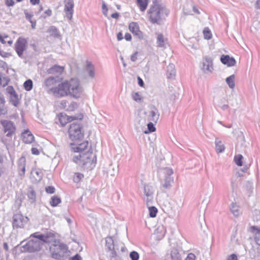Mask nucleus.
I'll return each mask as SVG.
<instances>
[{
	"label": "nucleus",
	"mask_w": 260,
	"mask_h": 260,
	"mask_svg": "<svg viewBox=\"0 0 260 260\" xmlns=\"http://www.w3.org/2000/svg\"><path fill=\"white\" fill-rule=\"evenodd\" d=\"M44 13L45 15H42L41 16V17L43 18H46L47 17H50L52 15V10L50 9H48V10H46L45 12H44Z\"/></svg>",
	"instance_id": "nucleus-49"
},
{
	"label": "nucleus",
	"mask_w": 260,
	"mask_h": 260,
	"mask_svg": "<svg viewBox=\"0 0 260 260\" xmlns=\"http://www.w3.org/2000/svg\"><path fill=\"white\" fill-rule=\"evenodd\" d=\"M29 22L31 23V26L32 29H35L36 28V20H32Z\"/></svg>",
	"instance_id": "nucleus-62"
},
{
	"label": "nucleus",
	"mask_w": 260,
	"mask_h": 260,
	"mask_svg": "<svg viewBox=\"0 0 260 260\" xmlns=\"http://www.w3.org/2000/svg\"><path fill=\"white\" fill-rule=\"evenodd\" d=\"M28 218L21 214H15L13 217V226L14 228H23L28 221Z\"/></svg>",
	"instance_id": "nucleus-10"
},
{
	"label": "nucleus",
	"mask_w": 260,
	"mask_h": 260,
	"mask_svg": "<svg viewBox=\"0 0 260 260\" xmlns=\"http://www.w3.org/2000/svg\"><path fill=\"white\" fill-rule=\"evenodd\" d=\"M68 133L69 138L72 141L81 140L84 135L82 124L78 121L73 122L70 125Z\"/></svg>",
	"instance_id": "nucleus-4"
},
{
	"label": "nucleus",
	"mask_w": 260,
	"mask_h": 260,
	"mask_svg": "<svg viewBox=\"0 0 260 260\" xmlns=\"http://www.w3.org/2000/svg\"><path fill=\"white\" fill-rule=\"evenodd\" d=\"M149 210V216L152 218L155 217L158 212L157 209L155 206H147Z\"/></svg>",
	"instance_id": "nucleus-38"
},
{
	"label": "nucleus",
	"mask_w": 260,
	"mask_h": 260,
	"mask_svg": "<svg viewBox=\"0 0 260 260\" xmlns=\"http://www.w3.org/2000/svg\"><path fill=\"white\" fill-rule=\"evenodd\" d=\"M24 13L26 19L28 20L29 21H30L32 19H31L33 17V14L29 13L27 10H24Z\"/></svg>",
	"instance_id": "nucleus-50"
},
{
	"label": "nucleus",
	"mask_w": 260,
	"mask_h": 260,
	"mask_svg": "<svg viewBox=\"0 0 260 260\" xmlns=\"http://www.w3.org/2000/svg\"><path fill=\"white\" fill-rule=\"evenodd\" d=\"M149 0H137V4L141 11L144 12L147 9Z\"/></svg>",
	"instance_id": "nucleus-31"
},
{
	"label": "nucleus",
	"mask_w": 260,
	"mask_h": 260,
	"mask_svg": "<svg viewBox=\"0 0 260 260\" xmlns=\"http://www.w3.org/2000/svg\"><path fill=\"white\" fill-rule=\"evenodd\" d=\"M5 103L4 98L0 95V115H5L7 112V109L5 106Z\"/></svg>",
	"instance_id": "nucleus-33"
},
{
	"label": "nucleus",
	"mask_w": 260,
	"mask_h": 260,
	"mask_svg": "<svg viewBox=\"0 0 260 260\" xmlns=\"http://www.w3.org/2000/svg\"><path fill=\"white\" fill-rule=\"evenodd\" d=\"M156 128L154 126V124L152 122H150L147 124V130L145 131V134H148L149 133H152L155 131Z\"/></svg>",
	"instance_id": "nucleus-42"
},
{
	"label": "nucleus",
	"mask_w": 260,
	"mask_h": 260,
	"mask_svg": "<svg viewBox=\"0 0 260 260\" xmlns=\"http://www.w3.org/2000/svg\"><path fill=\"white\" fill-rule=\"evenodd\" d=\"M119 16V14L118 12L114 13L112 14V15H111V17L113 18H114V19L118 18Z\"/></svg>",
	"instance_id": "nucleus-64"
},
{
	"label": "nucleus",
	"mask_w": 260,
	"mask_h": 260,
	"mask_svg": "<svg viewBox=\"0 0 260 260\" xmlns=\"http://www.w3.org/2000/svg\"><path fill=\"white\" fill-rule=\"evenodd\" d=\"M132 97L133 100L137 102H141L142 100L141 95L138 92L133 93L132 94Z\"/></svg>",
	"instance_id": "nucleus-47"
},
{
	"label": "nucleus",
	"mask_w": 260,
	"mask_h": 260,
	"mask_svg": "<svg viewBox=\"0 0 260 260\" xmlns=\"http://www.w3.org/2000/svg\"><path fill=\"white\" fill-rule=\"evenodd\" d=\"M159 113L158 110L154 107L153 110H151L148 116V119L149 121L156 123L159 118Z\"/></svg>",
	"instance_id": "nucleus-24"
},
{
	"label": "nucleus",
	"mask_w": 260,
	"mask_h": 260,
	"mask_svg": "<svg viewBox=\"0 0 260 260\" xmlns=\"http://www.w3.org/2000/svg\"><path fill=\"white\" fill-rule=\"evenodd\" d=\"M57 82L56 78L53 77L47 78L45 80L44 85L46 87H49L52 85H54Z\"/></svg>",
	"instance_id": "nucleus-32"
},
{
	"label": "nucleus",
	"mask_w": 260,
	"mask_h": 260,
	"mask_svg": "<svg viewBox=\"0 0 260 260\" xmlns=\"http://www.w3.org/2000/svg\"><path fill=\"white\" fill-rule=\"evenodd\" d=\"M41 248V242L34 238L29 240L20 247L22 252H34L39 251Z\"/></svg>",
	"instance_id": "nucleus-5"
},
{
	"label": "nucleus",
	"mask_w": 260,
	"mask_h": 260,
	"mask_svg": "<svg viewBox=\"0 0 260 260\" xmlns=\"http://www.w3.org/2000/svg\"><path fill=\"white\" fill-rule=\"evenodd\" d=\"M172 260H182L181 254L177 249H174L171 251Z\"/></svg>",
	"instance_id": "nucleus-39"
},
{
	"label": "nucleus",
	"mask_w": 260,
	"mask_h": 260,
	"mask_svg": "<svg viewBox=\"0 0 260 260\" xmlns=\"http://www.w3.org/2000/svg\"><path fill=\"white\" fill-rule=\"evenodd\" d=\"M144 200L147 206L151 205L154 200V189L150 184H145L143 188Z\"/></svg>",
	"instance_id": "nucleus-6"
},
{
	"label": "nucleus",
	"mask_w": 260,
	"mask_h": 260,
	"mask_svg": "<svg viewBox=\"0 0 260 260\" xmlns=\"http://www.w3.org/2000/svg\"><path fill=\"white\" fill-rule=\"evenodd\" d=\"M176 76V70L173 63H170L167 67V77L168 79H174Z\"/></svg>",
	"instance_id": "nucleus-23"
},
{
	"label": "nucleus",
	"mask_w": 260,
	"mask_h": 260,
	"mask_svg": "<svg viewBox=\"0 0 260 260\" xmlns=\"http://www.w3.org/2000/svg\"><path fill=\"white\" fill-rule=\"evenodd\" d=\"M1 123L3 127L4 131L8 137H11L15 133L16 127L14 123L10 120H2Z\"/></svg>",
	"instance_id": "nucleus-11"
},
{
	"label": "nucleus",
	"mask_w": 260,
	"mask_h": 260,
	"mask_svg": "<svg viewBox=\"0 0 260 260\" xmlns=\"http://www.w3.org/2000/svg\"><path fill=\"white\" fill-rule=\"evenodd\" d=\"M169 12L168 9L159 5L156 0L153 1L152 5L148 11L150 21L153 24H159L162 17L164 15L168 16Z\"/></svg>",
	"instance_id": "nucleus-3"
},
{
	"label": "nucleus",
	"mask_w": 260,
	"mask_h": 260,
	"mask_svg": "<svg viewBox=\"0 0 260 260\" xmlns=\"http://www.w3.org/2000/svg\"><path fill=\"white\" fill-rule=\"evenodd\" d=\"M105 246L106 249L110 251V256L112 258L117 256V252L114 248V240L112 237L109 236L105 238Z\"/></svg>",
	"instance_id": "nucleus-14"
},
{
	"label": "nucleus",
	"mask_w": 260,
	"mask_h": 260,
	"mask_svg": "<svg viewBox=\"0 0 260 260\" xmlns=\"http://www.w3.org/2000/svg\"><path fill=\"white\" fill-rule=\"evenodd\" d=\"M130 31L139 39H143V34L140 30L139 26L137 22H131L128 26Z\"/></svg>",
	"instance_id": "nucleus-15"
},
{
	"label": "nucleus",
	"mask_w": 260,
	"mask_h": 260,
	"mask_svg": "<svg viewBox=\"0 0 260 260\" xmlns=\"http://www.w3.org/2000/svg\"><path fill=\"white\" fill-rule=\"evenodd\" d=\"M230 210L233 215L235 217L238 216L241 214L240 208L236 203H232L231 204Z\"/></svg>",
	"instance_id": "nucleus-28"
},
{
	"label": "nucleus",
	"mask_w": 260,
	"mask_h": 260,
	"mask_svg": "<svg viewBox=\"0 0 260 260\" xmlns=\"http://www.w3.org/2000/svg\"><path fill=\"white\" fill-rule=\"evenodd\" d=\"M14 49L18 56L22 58L24 51L26 49L27 41L25 38L19 37L15 43Z\"/></svg>",
	"instance_id": "nucleus-8"
},
{
	"label": "nucleus",
	"mask_w": 260,
	"mask_h": 260,
	"mask_svg": "<svg viewBox=\"0 0 260 260\" xmlns=\"http://www.w3.org/2000/svg\"><path fill=\"white\" fill-rule=\"evenodd\" d=\"M30 237L39 240L42 245L43 243H49L53 242L55 239V235L51 232H47L45 234L35 233L31 234Z\"/></svg>",
	"instance_id": "nucleus-7"
},
{
	"label": "nucleus",
	"mask_w": 260,
	"mask_h": 260,
	"mask_svg": "<svg viewBox=\"0 0 260 260\" xmlns=\"http://www.w3.org/2000/svg\"><path fill=\"white\" fill-rule=\"evenodd\" d=\"M117 38L118 41H121L123 39V35L121 32H119L117 35Z\"/></svg>",
	"instance_id": "nucleus-61"
},
{
	"label": "nucleus",
	"mask_w": 260,
	"mask_h": 260,
	"mask_svg": "<svg viewBox=\"0 0 260 260\" xmlns=\"http://www.w3.org/2000/svg\"><path fill=\"white\" fill-rule=\"evenodd\" d=\"M215 144L216 151L217 153H222L224 151L225 147L224 144L217 138L215 139Z\"/></svg>",
	"instance_id": "nucleus-30"
},
{
	"label": "nucleus",
	"mask_w": 260,
	"mask_h": 260,
	"mask_svg": "<svg viewBox=\"0 0 260 260\" xmlns=\"http://www.w3.org/2000/svg\"><path fill=\"white\" fill-rule=\"evenodd\" d=\"M204 59L205 61L203 62V70L205 73H211L213 70L212 58L208 56H206Z\"/></svg>",
	"instance_id": "nucleus-17"
},
{
	"label": "nucleus",
	"mask_w": 260,
	"mask_h": 260,
	"mask_svg": "<svg viewBox=\"0 0 260 260\" xmlns=\"http://www.w3.org/2000/svg\"><path fill=\"white\" fill-rule=\"evenodd\" d=\"M22 137V140L25 144H30L34 140V136L28 129L25 131Z\"/></svg>",
	"instance_id": "nucleus-20"
},
{
	"label": "nucleus",
	"mask_w": 260,
	"mask_h": 260,
	"mask_svg": "<svg viewBox=\"0 0 260 260\" xmlns=\"http://www.w3.org/2000/svg\"><path fill=\"white\" fill-rule=\"evenodd\" d=\"M103 13L104 15H107L108 12V8L105 3L102 5Z\"/></svg>",
	"instance_id": "nucleus-54"
},
{
	"label": "nucleus",
	"mask_w": 260,
	"mask_h": 260,
	"mask_svg": "<svg viewBox=\"0 0 260 260\" xmlns=\"http://www.w3.org/2000/svg\"><path fill=\"white\" fill-rule=\"evenodd\" d=\"M203 34L205 39L207 40L210 39L212 36L211 30L208 27H206L204 28L203 30Z\"/></svg>",
	"instance_id": "nucleus-41"
},
{
	"label": "nucleus",
	"mask_w": 260,
	"mask_h": 260,
	"mask_svg": "<svg viewBox=\"0 0 260 260\" xmlns=\"http://www.w3.org/2000/svg\"><path fill=\"white\" fill-rule=\"evenodd\" d=\"M84 175L83 174L80 173H76L75 174V177L74 178V181L75 182H79L80 180L83 178Z\"/></svg>",
	"instance_id": "nucleus-46"
},
{
	"label": "nucleus",
	"mask_w": 260,
	"mask_h": 260,
	"mask_svg": "<svg viewBox=\"0 0 260 260\" xmlns=\"http://www.w3.org/2000/svg\"><path fill=\"white\" fill-rule=\"evenodd\" d=\"M66 245L61 244L59 245L54 244L50 246V251L52 257L55 259H61L63 256L62 250L64 249Z\"/></svg>",
	"instance_id": "nucleus-9"
},
{
	"label": "nucleus",
	"mask_w": 260,
	"mask_h": 260,
	"mask_svg": "<svg viewBox=\"0 0 260 260\" xmlns=\"http://www.w3.org/2000/svg\"><path fill=\"white\" fill-rule=\"evenodd\" d=\"M26 158L24 156L20 157L17 161V168L19 175L21 178H24L25 173Z\"/></svg>",
	"instance_id": "nucleus-16"
},
{
	"label": "nucleus",
	"mask_w": 260,
	"mask_h": 260,
	"mask_svg": "<svg viewBox=\"0 0 260 260\" xmlns=\"http://www.w3.org/2000/svg\"><path fill=\"white\" fill-rule=\"evenodd\" d=\"M78 107V104L75 102H72L69 105L67 110L69 111H73Z\"/></svg>",
	"instance_id": "nucleus-45"
},
{
	"label": "nucleus",
	"mask_w": 260,
	"mask_h": 260,
	"mask_svg": "<svg viewBox=\"0 0 260 260\" xmlns=\"http://www.w3.org/2000/svg\"><path fill=\"white\" fill-rule=\"evenodd\" d=\"M64 70V68L63 67L58 66V65H54L50 68L47 70V73L49 74H61Z\"/></svg>",
	"instance_id": "nucleus-22"
},
{
	"label": "nucleus",
	"mask_w": 260,
	"mask_h": 260,
	"mask_svg": "<svg viewBox=\"0 0 260 260\" xmlns=\"http://www.w3.org/2000/svg\"><path fill=\"white\" fill-rule=\"evenodd\" d=\"M243 158L242 154L236 155L234 157V161L238 166L241 167L243 165Z\"/></svg>",
	"instance_id": "nucleus-40"
},
{
	"label": "nucleus",
	"mask_w": 260,
	"mask_h": 260,
	"mask_svg": "<svg viewBox=\"0 0 260 260\" xmlns=\"http://www.w3.org/2000/svg\"><path fill=\"white\" fill-rule=\"evenodd\" d=\"M86 70L88 72L89 77L93 78L95 76V69L94 65L91 61L86 60Z\"/></svg>",
	"instance_id": "nucleus-25"
},
{
	"label": "nucleus",
	"mask_w": 260,
	"mask_h": 260,
	"mask_svg": "<svg viewBox=\"0 0 260 260\" xmlns=\"http://www.w3.org/2000/svg\"><path fill=\"white\" fill-rule=\"evenodd\" d=\"M83 118L82 114H79L77 116H69L66 114L63 113H60L58 115V120L60 124L63 126L68 122H71L74 120H82Z\"/></svg>",
	"instance_id": "nucleus-12"
},
{
	"label": "nucleus",
	"mask_w": 260,
	"mask_h": 260,
	"mask_svg": "<svg viewBox=\"0 0 260 260\" xmlns=\"http://www.w3.org/2000/svg\"><path fill=\"white\" fill-rule=\"evenodd\" d=\"M228 260H238V257L236 254H232L230 255Z\"/></svg>",
	"instance_id": "nucleus-56"
},
{
	"label": "nucleus",
	"mask_w": 260,
	"mask_h": 260,
	"mask_svg": "<svg viewBox=\"0 0 260 260\" xmlns=\"http://www.w3.org/2000/svg\"><path fill=\"white\" fill-rule=\"evenodd\" d=\"M167 39H165L162 34H158L156 38V44L158 47H164L167 43Z\"/></svg>",
	"instance_id": "nucleus-27"
},
{
	"label": "nucleus",
	"mask_w": 260,
	"mask_h": 260,
	"mask_svg": "<svg viewBox=\"0 0 260 260\" xmlns=\"http://www.w3.org/2000/svg\"><path fill=\"white\" fill-rule=\"evenodd\" d=\"M43 172L39 169H32L30 173V179L34 183L40 181L43 177Z\"/></svg>",
	"instance_id": "nucleus-18"
},
{
	"label": "nucleus",
	"mask_w": 260,
	"mask_h": 260,
	"mask_svg": "<svg viewBox=\"0 0 260 260\" xmlns=\"http://www.w3.org/2000/svg\"><path fill=\"white\" fill-rule=\"evenodd\" d=\"M49 31L51 34V35L55 37H57L59 36V33L58 29L54 26H51L49 27L48 29Z\"/></svg>",
	"instance_id": "nucleus-43"
},
{
	"label": "nucleus",
	"mask_w": 260,
	"mask_h": 260,
	"mask_svg": "<svg viewBox=\"0 0 260 260\" xmlns=\"http://www.w3.org/2000/svg\"><path fill=\"white\" fill-rule=\"evenodd\" d=\"M23 87L26 91H30L33 87L32 81L31 79L26 80L23 83Z\"/></svg>",
	"instance_id": "nucleus-36"
},
{
	"label": "nucleus",
	"mask_w": 260,
	"mask_h": 260,
	"mask_svg": "<svg viewBox=\"0 0 260 260\" xmlns=\"http://www.w3.org/2000/svg\"><path fill=\"white\" fill-rule=\"evenodd\" d=\"M125 39L127 41H130L132 40V36L129 33H126L124 36Z\"/></svg>",
	"instance_id": "nucleus-59"
},
{
	"label": "nucleus",
	"mask_w": 260,
	"mask_h": 260,
	"mask_svg": "<svg viewBox=\"0 0 260 260\" xmlns=\"http://www.w3.org/2000/svg\"><path fill=\"white\" fill-rule=\"evenodd\" d=\"M83 89L77 78H72L66 80L57 86L51 88L48 92L52 93L54 96L60 98L70 95L77 99L81 96Z\"/></svg>",
	"instance_id": "nucleus-2"
},
{
	"label": "nucleus",
	"mask_w": 260,
	"mask_h": 260,
	"mask_svg": "<svg viewBox=\"0 0 260 260\" xmlns=\"http://www.w3.org/2000/svg\"><path fill=\"white\" fill-rule=\"evenodd\" d=\"M10 100L13 105L17 107L19 104V99L18 94L15 93L10 95Z\"/></svg>",
	"instance_id": "nucleus-37"
},
{
	"label": "nucleus",
	"mask_w": 260,
	"mask_h": 260,
	"mask_svg": "<svg viewBox=\"0 0 260 260\" xmlns=\"http://www.w3.org/2000/svg\"><path fill=\"white\" fill-rule=\"evenodd\" d=\"M7 91L10 94V95L16 93L13 87L12 86H8L7 88Z\"/></svg>",
	"instance_id": "nucleus-51"
},
{
	"label": "nucleus",
	"mask_w": 260,
	"mask_h": 260,
	"mask_svg": "<svg viewBox=\"0 0 260 260\" xmlns=\"http://www.w3.org/2000/svg\"><path fill=\"white\" fill-rule=\"evenodd\" d=\"M61 202V200L59 197L56 196H54L51 198L50 201V204L52 207H54L57 206L59 204H60Z\"/></svg>",
	"instance_id": "nucleus-34"
},
{
	"label": "nucleus",
	"mask_w": 260,
	"mask_h": 260,
	"mask_svg": "<svg viewBox=\"0 0 260 260\" xmlns=\"http://www.w3.org/2000/svg\"><path fill=\"white\" fill-rule=\"evenodd\" d=\"M196 255L192 253H190L188 254L185 260H195Z\"/></svg>",
	"instance_id": "nucleus-53"
},
{
	"label": "nucleus",
	"mask_w": 260,
	"mask_h": 260,
	"mask_svg": "<svg viewBox=\"0 0 260 260\" xmlns=\"http://www.w3.org/2000/svg\"><path fill=\"white\" fill-rule=\"evenodd\" d=\"M225 81L230 88L233 89L235 87V84L234 75H232L227 77L225 79Z\"/></svg>",
	"instance_id": "nucleus-35"
},
{
	"label": "nucleus",
	"mask_w": 260,
	"mask_h": 260,
	"mask_svg": "<svg viewBox=\"0 0 260 260\" xmlns=\"http://www.w3.org/2000/svg\"><path fill=\"white\" fill-rule=\"evenodd\" d=\"M220 61L228 67H233L236 63V61L233 57H230L228 55H222L220 57Z\"/></svg>",
	"instance_id": "nucleus-19"
},
{
	"label": "nucleus",
	"mask_w": 260,
	"mask_h": 260,
	"mask_svg": "<svg viewBox=\"0 0 260 260\" xmlns=\"http://www.w3.org/2000/svg\"><path fill=\"white\" fill-rule=\"evenodd\" d=\"M64 11L66 13V17L69 20H71L74 13V3L73 0H64Z\"/></svg>",
	"instance_id": "nucleus-13"
},
{
	"label": "nucleus",
	"mask_w": 260,
	"mask_h": 260,
	"mask_svg": "<svg viewBox=\"0 0 260 260\" xmlns=\"http://www.w3.org/2000/svg\"><path fill=\"white\" fill-rule=\"evenodd\" d=\"M138 85L140 86V87H144V81L143 80H142V79L141 78H140V77H138Z\"/></svg>",
	"instance_id": "nucleus-55"
},
{
	"label": "nucleus",
	"mask_w": 260,
	"mask_h": 260,
	"mask_svg": "<svg viewBox=\"0 0 260 260\" xmlns=\"http://www.w3.org/2000/svg\"><path fill=\"white\" fill-rule=\"evenodd\" d=\"M255 8L260 10V0H257L255 3Z\"/></svg>",
	"instance_id": "nucleus-63"
},
{
	"label": "nucleus",
	"mask_w": 260,
	"mask_h": 260,
	"mask_svg": "<svg viewBox=\"0 0 260 260\" xmlns=\"http://www.w3.org/2000/svg\"><path fill=\"white\" fill-rule=\"evenodd\" d=\"M5 5L7 7H12L15 4V2L14 0H5Z\"/></svg>",
	"instance_id": "nucleus-52"
},
{
	"label": "nucleus",
	"mask_w": 260,
	"mask_h": 260,
	"mask_svg": "<svg viewBox=\"0 0 260 260\" xmlns=\"http://www.w3.org/2000/svg\"><path fill=\"white\" fill-rule=\"evenodd\" d=\"M129 257L132 260H139V254L136 251H133L130 252Z\"/></svg>",
	"instance_id": "nucleus-44"
},
{
	"label": "nucleus",
	"mask_w": 260,
	"mask_h": 260,
	"mask_svg": "<svg viewBox=\"0 0 260 260\" xmlns=\"http://www.w3.org/2000/svg\"><path fill=\"white\" fill-rule=\"evenodd\" d=\"M72 260H82V258L78 254H76L72 257Z\"/></svg>",
	"instance_id": "nucleus-60"
},
{
	"label": "nucleus",
	"mask_w": 260,
	"mask_h": 260,
	"mask_svg": "<svg viewBox=\"0 0 260 260\" xmlns=\"http://www.w3.org/2000/svg\"><path fill=\"white\" fill-rule=\"evenodd\" d=\"M137 52H135V53L133 54L131 56V60L134 62L136 61L137 59Z\"/></svg>",
	"instance_id": "nucleus-58"
},
{
	"label": "nucleus",
	"mask_w": 260,
	"mask_h": 260,
	"mask_svg": "<svg viewBox=\"0 0 260 260\" xmlns=\"http://www.w3.org/2000/svg\"><path fill=\"white\" fill-rule=\"evenodd\" d=\"M251 232L254 234V238L256 243L260 246V228L256 226L250 227Z\"/></svg>",
	"instance_id": "nucleus-21"
},
{
	"label": "nucleus",
	"mask_w": 260,
	"mask_h": 260,
	"mask_svg": "<svg viewBox=\"0 0 260 260\" xmlns=\"http://www.w3.org/2000/svg\"><path fill=\"white\" fill-rule=\"evenodd\" d=\"M27 196L31 204L35 203L36 201V193L32 187H29L27 192Z\"/></svg>",
	"instance_id": "nucleus-26"
},
{
	"label": "nucleus",
	"mask_w": 260,
	"mask_h": 260,
	"mask_svg": "<svg viewBox=\"0 0 260 260\" xmlns=\"http://www.w3.org/2000/svg\"><path fill=\"white\" fill-rule=\"evenodd\" d=\"M174 182V178L172 176H167L165 177L164 183L162 184L164 188L167 189H170L172 184Z\"/></svg>",
	"instance_id": "nucleus-29"
},
{
	"label": "nucleus",
	"mask_w": 260,
	"mask_h": 260,
	"mask_svg": "<svg viewBox=\"0 0 260 260\" xmlns=\"http://www.w3.org/2000/svg\"><path fill=\"white\" fill-rule=\"evenodd\" d=\"M31 151L32 154L34 155H38L40 153L39 150L37 148H32Z\"/></svg>",
	"instance_id": "nucleus-57"
},
{
	"label": "nucleus",
	"mask_w": 260,
	"mask_h": 260,
	"mask_svg": "<svg viewBox=\"0 0 260 260\" xmlns=\"http://www.w3.org/2000/svg\"><path fill=\"white\" fill-rule=\"evenodd\" d=\"M45 191L48 193L52 194L55 192V189L52 186H48L46 187Z\"/></svg>",
	"instance_id": "nucleus-48"
},
{
	"label": "nucleus",
	"mask_w": 260,
	"mask_h": 260,
	"mask_svg": "<svg viewBox=\"0 0 260 260\" xmlns=\"http://www.w3.org/2000/svg\"><path fill=\"white\" fill-rule=\"evenodd\" d=\"M88 141H85L77 145L71 144V148L74 152L79 154L73 157V161L78 165L82 169L90 170L95 167L96 163V156L93 154L92 150L90 148L88 150L84 152L88 146Z\"/></svg>",
	"instance_id": "nucleus-1"
}]
</instances>
